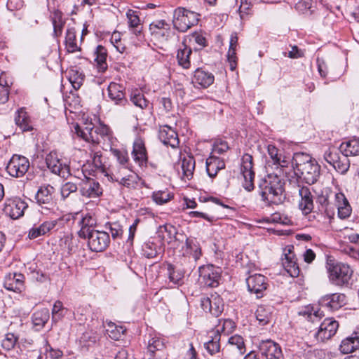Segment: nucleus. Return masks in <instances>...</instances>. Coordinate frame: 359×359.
Here are the masks:
<instances>
[{
    "label": "nucleus",
    "instance_id": "obj_9",
    "mask_svg": "<svg viewBox=\"0 0 359 359\" xmlns=\"http://www.w3.org/2000/svg\"><path fill=\"white\" fill-rule=\"evenodd\" d=\"M224 306L222 299L217 294H211L210 297L201 300L202 309L215 316H219L222 313Z\"/></svg>",
    "mask_w": 359,
    "mask_h": 359
},
{
    "label": "nucleus",
    "instance_id": "obj_19",
    "mask_svg": "<svg viewBox=\"0 0 359 359\" xmlns=\"http://www.w3.org/2000/svg\"><path fill=\"white\" fill-rule=\"evenodd\" d=\"M247 285L251 292L261 293L266 289V278L261 274L250 276L247 279Z\"/></svg>",
    "mask_w": 359,
    "mask_h": 359
},
{
    "label": "nucleus",
    "instance_id": "obj_52",
    "mask_svg": "<svg viewBox=\"0 0 359 359\" xmlns=\"http://www.w3.org/2000/svg\"><path fill=\"white\" fill-rule=\"evenodd\" d=\"M18 340V338L13 334L8 333L6 334L4 339H3L1 346L6 350H11L15 347Z\"/></svg>",
    "mask_w": 359,
    "mask_h": 359
},
{
    "label": "nucleus",
    "instance_id": "obj_28",
    "mask_svg": "<svg viewBox=\"0 0 359 359\" xmlns=\"http://www.w3.org/2000/svg\"><path fill=\"white\" fill-rule=\"evenodd\" d=\"M107 91L109 98L116 103L123 100L125 98L123 87L116 83H111L109 85Z\"/></svg>",
    "mask_w": 359,
    "mask_h": 359
},
{
    "label": "nucleus",
    "instance_id": "obj_12",
    "mask_svg": "<svg viewBox=\"0 0 359 359\" xmlns=\"http://www.w3.org/2000/svg\"><path fill=\"white\" fill-rule=\"evenodd\" d=\"M27 208V205L25 201L20 198H14L6 202L4 210L11 218L16 219L24 215Z\"/></svg>",
    "mask_w": 359,
    "mask_h": 359
},
{
    "label": "nucleus",
    "instance_id": "obj_2",
    "mask_svg": "<svg viewBox=\"0 0 359 359\" xmlns=\"http://www.w3.org/2000/svg\"><path fill=\"white\" fill-rule=\"evenodd\" d=\"M284 181L276 175H269L265 179L262 196L269 204H281L285 198Z\"/></svg>",
    "mask_w": 359,
    "mask_h": 359
},
{
    "label": "nucleus",
    "instance_id": "obj_61",
    "mask_svg": "<svg viewBox=\"0 0 359 359\" xmlns=\"http://www.w3.org/2000/svg\"><path fill=\"white\" fill-rule=\"evenodd\" d=\"M312 4L313 2L311 0H300L296 4V8L298 11L304 13L312 7Z\"/></svg>",
    "mask_w": 359,
    "mask_h": 359
},
{
    "label": "nucleus",
    "instance_id": "obj_50",
    "mask_svg": "<svg viewBox=\"0 0 359 359\" xmlns=\"http://www.w3.org/2000/svg\"><path fill=\"white\" fill-rule=\"evenodd\" d=\"M66 309L63 307L62 303L60 301L55 302L52 309V318L54 322L62 319L64 316V311Z\"/></svg>",
    "mask_w": 359,
    "mask_h": 359
},
{
    "label": "nucleus",
    "instance_id": "obj_41",
    "mask_svg": "<svg viewBox=\"0 0 359 359\" xmlns=\"http://www.w3.org/2000/svg\"><path fill=\"white\" fill-rule=\"evenodd\" d=\"M235 328V323L231 320H224L219 321V324L215 327V332L219 333H223L224 334H229L231 333Z\"/></svg>",
    "mask_w": 359,
    "mask_h": 359
},
{
    "label": "nucleus",
    "instance_id": "obj_38",
    "mask_svg": "<svg viewBox=\"0 0 359 359\" xmlns=\"http://www.w3.org/2000/svg\"><path fill=\"white\" fill-rule=\"evenodd\" d=\"M69 81L74 89H79L83 83L84 76L79 70L71 69L68 73Z\"/></svg>",
    "mask_w": 359,
    "mask_h": 359
},
{
    "label": "nucleus",
    "instance_id": "obj_8",
    "mask_svg": "<svg viewBox=\"0 0 359 359\" xmlns=\"http://www.w3.org/2000/svg\"><path fill=\"white\" fill-rule=\"evenodd\" d=\"M88 236V245L93 251H103L109 243V235L104 231L92 230Z\"/></svg>",
    "mask_w": 359,
    "mask_h": 359
},
{
    "label": "nucleus",
    "instance_id": "obj_60",
    "mask_svg": "<svg viewBox=\"0 0 359 359\" xmlns=\"http://www.w3.org/2000/svg\"><path fill=\"white\" fill-rule=\"evenodd\" d=\"M351 212V206L348 201L346 200V202L342 203L341 206L339 208V216L343 219L346 218L350 215Z\"/></svg>",
    "mask_w": 359,
    "mask_h": 359
},
{
    "label": "nucleus",
    "instance_id": "obj_4",
    "mask_svg": "<svg viewBox=\"0 0 359 359\" xmlns=\"http://www.w3.org/2000/svg\"><path fill=\"white\" fill-rule=\"evenodd\" d=\"M326 269L330 280L337 285L347 283L353 273V271L348 265L337 262L332 259L327 260Z\"/></svg>",
    "mask_w": 359,
    "mask_h": 359
},
{
    "label": "nucleus",
    "instance_id": "obj_26",
    "mask_svg": "<svg viewBox=\"0 0 359 359\" xmlns=\"http://www.w3.org/2000/svg\"><path fill=\"white\" fill-rule=\"evenodd\" d=\"M224 162L214 156H210L206 161L207 172L210 177L217 175V172L224 168Z\"/></svg>",
    "mask_w": 359,
    "mask_h": 359
},
{
    "label": "nucleus",
    "instance_id": "obj_24",
    "mask_svg": "<svg viewBox=\"0 0 359 359\" xmlns=\"http://www.w3.org/2000/svg\"><path fill=\"white\" fill-rule=\"evenodd\" d=\"M268 154L275 165L280 167H287L289 164V158L283 155L282 151L274 145L268 146Z\"/></svg>",
    "mask_w": 359,
    "mask_h": 359
},
{
    "label": "nucleus",
    "instance_id": "obj_7",
    "mask_svg": "<svg viewBox=\"0 0 359 359\" xmlns=\"http://www.w3.org/2000/svg\"><path fill=\"white\" fill-rule=\"evenodd\" d=\"M29 168V163L27 158L14 155L8 163L6 170L11 176L20 177L27 172Z\"/></svg>",
    "mask_w": 359,
    "mask_h": 359
},
{
    "label": "nucleus",
    "instance_id": "obj_57",
    "mask_svg": "<svg viewBox=\"0 0 359 359\" xmlns=\"http://www.w3.org/2000/svg\"><path fill=\"white\" fill-rule=\"evenodd\" d=\"M77 189L76 184L67 182L61 187V194L63 198L68 197L71 193L75 192Z\"/></svg>",
    "mask_w": 359,
    "mask_h": 359
},
{
    "label": "nucleus",
    "instance_id": "obj_35",
    "mask_svg": "<svg viewBox=\"0 0 359 359\" xmlns=\"http://www.w3.org/2000/svg\"><path fill=\"white\" fill-rule=\"evenodd\" d=\"M255 315L257 320L261 325H266L272 318V308L271 306H259Z\"/></svg>",
    "mask_w": 359,
    "mask_h": 359
},
{
    "label": "nucleus",
    "instance_id": "obj_13",
    "mask_svg": "<svg viewBox=\"0 0 359 359\" xmlns=\"http://www.w3.org/2000/svg\"><path fill=\"white\" fill-rule=\"evenodd\" d=\"M338 327L339 324L336 320L332 318L324 320L316 333L317 339L321 341L331 339L335 334Z\"/></svg>",
    "mask_w": 359,
    "mask_h": 359
},
{
    "label": "nucleus",
    "instance_id": "obj_43",
    "mask_svg": "<svg viewBox=\"0 0 359 359\" xmlns=\"http://www.w3.org/2000/svg\"><path fill=\"white\" fill-rule=\"evenodd\" d=\"M173 196L165 191H155L152 194L153 201L158 205L167 203L172 198Z\"/></svg>",
    "mask_w": 359,
    "mask_h": 359
},
{
    "label": "nucleus",
    "instance_id": "obj_22",
    "mask_svg": "<svg viewBox=\"0 0 359 359\" xmlns=\"http://www.w3.org/2000/svg\"><path fill=\"white\" fill-rule=\"evenodd\" d=\"M56 224V221H46L39 226H35L29 230L28 237L30 239H35L45 236L55 228Z\"/></svg>",
    "mask_w": 359,
    "mask_h": 359
},
{
    "label": "nucleus",
    "instance_id": "obj_11",
    "mask_svg": "<svg viewBox=\"0 0 359 359\" xmlns=\"http://www.w3.org/2000/svg\"><path fill=\"white\" fill-rule=\"evenodd\" d=\"M48 168L55 174L65 175L68 172V166L66 161L59 157L55 151L50 152L46 158Z\"/></svg>",
    "mask_w": 359,
    "mask_h": 359
},
{
    "label": "nucleus",
    "instance_id": "obj_62",
    "mask_svg": "<svg viewBox=\"0 0 359 359\" xmlns=\"http://www.w3.org/2000/svg\"><path fill=\"white\" fill-rule=\"evenodd\" d=\"M93 163L97 168L101 169L102 170H104L105 165L102 161V156L101 154L95 153L93 158Z\"/></svg>",
    "mask_w": 359,
    "mask_h": 359
},
{
    "label": "nucleus",
    "instance_id": "obj_30",
    "mask_svg": "<svg viewBox=\"0 0 359 359\" xmlns=\"http://www.w3.org/2000/svg\"><path fill=\"white\" fill-rule=\"evenodd\" d=\"M12 81L9 80L6 74L1 73L0 75V103H5L8 100L9 88Z\"/></svg>",
    "mask_w": 359,
    "mask_h": 359
},
{
    "label": "nucleus",
    "instance_id": "obj_15",
    "mask_svg": "<svg viewBox=\"0 0 359 359\" xmlns=\"http://www.w3.org/2000/svg\"><path fill=\"white\" fill-rule=\"evenodd\" d=\"M176 169L179 173L182 172V177L184 180H191L195 169V161L193 156L186 155L182 157L180 161L176 165Z\"/></svg>",
    "mask_w": 359,
    "mask_h": 359
},
{
    "label": "nucleus",
    "instance_id": "obj_49",
    "mask_svg": "<svg viewBox=\"0 0 359 359\" xmlns=\"http://www.w3.org/2000/svg\"><path fill=\"white\" fill-rule=\"evenodd\" d=\"M332 165L337 172L341 174H344L348 170L350 163L348 159L347 158V156H344L342 158H339L338 159H336Z\"/></svg>",
    "mask_w": 359,
    "mask_h": 359
},
{
    "label": "nucleus",
    "instance_id": "obj_31",
    "mask_svg": "<svg viewBox=\"0 0 359 359\" xmlns=\"http://www.w3.org/2000/svg\"><path fill=\"white\" fill-rule=\"evenodd\" d=\"M359 348V337H347L342 341L340 345V351L344 353L348 354L353 352L355 350Z\"/></svg>",
    "mask_w": 359,
    "mask_h": 359
},
{
    "label": "nucleus",
    "instance_id": "obj_54",
    "mask_svg": "<svg viewBox=\"0 0 359 359\" xmlns=\"http://www.w3.org/2000/svg\"><path fill=\"white\" fill-rule=\"evenodd\" d=\"M149 29L153 35H158V30H168L169 25L165 21L161 20L151 24Z\"/></svg>",
    "mask_w": 359,
    "mask_h": 359
},
{
    "label": "nucleus",
    "instance_id": "obj_27",
    "mask_svg": "<svg viewBox=\"0 0 359 359\" xmlns=\"http://www.w3.org/2000/svg\"><path fill=\"white\" fill-rule=\"evenodd\" d=\"M194 82L203 88H207L213 83L214 76L208 72L197 69L195 72Z\"/></svg>",
    "mask_w": 359,
    "mask_h": 359
},
{
    "label": "nucleus",
    "instance_id": "obj_17",
    "mask_svg": "<svg viewBox=\"0 0 359 359\" xmlns=\"http://www.w3.org/2000/svg\"><path fill=\"white\" fill-rule=\"evenodd\" d=\"M80 187L82 196L88 198H95L102 194L99 184L93 179H86L82 181Z\"/></svg>",
    "mask_w": 359,
    "mask_h": 359
},
{
    "label": "nucleus",
    "instance_id": "obj_64",
    "mask_svg": "<svg viewBox=\"0 0 359 359\" xmlns=\"http://www.w3.org/2000/svg\"><path fill=\"white\" fill-rule=\"evenodd\" d=\"M306 313L309 317H311L312 315L319 318L323 316V313L320 309L314 308L313 306L308 307Z\"/></svg>",
    "mask_w": 359,
    "mask_h": 359
},
{
    "label": "nucleus",
    "instance_id": "obj_46",
    "mask_svg": "<svg viewBox=\"0 0 359 359\" xmlns=\"http://www.w3.org/2000/svg\"><path fill=\"white\" fill-rule=\"evenodd\" d=\"M229 346L231 350L237 349L241 354H243L245 350L243 339L239 335L230 337Z\"/></svg>",
    "mask_w": 359,
    "mask_h": 359
},
{
    "label": "nucleus",
    "instance_id": "obj_1",
    "mask_svg": "<svg viewBox=\"0 0 359 359\" xmlns=\"http://www.w3.org/2000/svg\"><path fill=\"white\" fill-rule=\"evenodd\" d=\"M295 175L303 182L313 184L320 176V165L309 155L304 153L295 154L293 157Z\"/></svg>",
    "mask_w": 359,
    "mask_h": 359
},
{
    "label": "nucleus",
    "instance_id": "obj_25",
    "mask_svg": "<svg viewBox=\"0 0 359 359\" xmlns=\"http://www.w3.org/2000/svg\"><path fill=\"white\" fill-rule=\"evenodd\" d=\"M133 155L134 159L140 165H142L147 160V151L144 141L140 139H136L133 144Z\"/></svg>",
    "mask_w": 359,
    "mask_h": 359
},
{
    "label": "nucleus",
    "instance_id": "obj_34",
    "mask_svg": "<svg viewBox=\"0 0 359 359\" xmlns=\"http://www.w3.org/2000/svg\"><path fill=\"white\" fill-rule=\"evenodd\" d=\"M341 149L346 156L359 155V139H352L341 144Z\"/></svg>",
    "mask_w": 359,
    "mask_h": 359
},
{
    "label": "nucleus",
    "instance_id": "obj_53",
    "mask_svg": "<svg viewBox=\"0 0 359 359\" xmlns=\"http://www.w3.org/2000/svg\"><path fill=\"white\" fill-rule=\"evenodd\" d=\"M219 335L216 334L212 340L205 344L206 348L210 354L212 355L219 351Z\"/></svg>",
    "mask_w": 359,
    "mask_h": 359
},
{
    "label": "nucleus",
    "instance_id": "obj_47",
    "mask_svg": "<svg viewBox=\"0 0 359 359\" xmlns=\"http://www.w3.org/2000/svg\"><path fill=\"white\" fill-rule=\"evenodd\" d=\"M107 332L111 339L118 340L125 333L126 330L123 327H118L114 323L109 322L107 325Z\"/></svg>",
    "mask_w": 359,
    "mask_h": 359
},
{
    "label": "nucleus",
    "instance_id": "obj_18",
    "mask_svg": "<svg viewBox=\"0 0 359 359\" xmlns=\"http://www.w3.org/2000/svg\"><path fill=\"white\" fill-rule=\"evenodd\" d=\"M159 138L166 145L176 147L179 144V139L176 132L168 126H163L159 130Z\"/></svg>",
    "mask_w": 359,
    "mask_h": 359
},
{
    "label": "nucleus",
    "instance_id": "obj_6",
    "mask_svg": "<svg viewBox=\"0 0 359 359\" xmlns=\"http://www.w3.org/2000/svg\"><path fill=\"white\" fill-rule=\"evenodd\" d=\"M199 281L208 287H216L219 285L221 270L213 265H206L199 269Z\"/></svg>",
    "mask_w": 359,
    "mask_h": 359
},
{
    "label": "nucleus",
    "instance_id": "obj_5",
    "mask_svg": "<svg viewBox=\"0 0 359 359\" xmlns=\"http://www.w3.org/2000/svg\"><path fill=\"white\" fill-rule=\"evenodd\" d=\"M198 21V15L196 13L184 8H178L174 11V27L180 32H186L196 25Z\"/></svg>",
    "mask_w": 359,
    "mask_h": 359
},
{
    "label": "nucleus",
    "instance_id": "obj_32",
    "mask_svg": "<svg viewBox=\"0 0 359 359\" xmlns=\"http://www.w3.org/2000/svg\"><path fill=\"white\" fill-rule=\"evenodd\" d=\"M95 62L96 63L97 68L99 72H103L107 69V65L106 62L107 60V51L104 47L98 46L95 52Z\"/></svg>",
    "mask_w": 359,
    "mask_h": 359
},
{
    "label": "nucleus",
    "instance_id": "obj_10",
    "mask_svg": "<svg viewBox=\"0 0 359 359\" xmlns=\"http://www.w3.org/2000/svg\"><path fill=\"white\" fill-rule=\"evenodd\" d=\"M241 172L245 182L243 186L248 191H251L254 188L255 173L252 170V157L249 154H245L242 158Z\"/></svg>",
    "mask_w": 359,
    "mask_h": 359
},
{
    "label": "nucleus",
    "instance_id": "obj_39",
    "mask_svg": "<svg viewBox=\"0 0 359 359\" xmlns=\"http://www.w3.org/2000/svg\"><path fill=\"white\" fill-rule=\"evenodd\" d=\"M66 46L69 53H74L79 50V46L76 39V32L74 29H69L67 31Z\"/></svg>",
    "mask_w": 359,
    "mask_h": 359
},
{
    "label": "nucleus",
    "instance_id": "obj_58",
    "mask_svg": "<svg viewBox=\"0 0 359 359\" xmlns=\"http://www.w3.org/2000/svg\"><path fill=\"white\" fill-rule=\"evenodd\" d=\"M229 149L227 143L222 140H217L215 142L212 147L213 154H222L226 152Z\"/></svg>",
    "mask_w": 359,
    "mask_h": 359
},
{
    "label": "nucleus",
    "instance_id": "obj_36",
    "mask_svg": "<svg viewBox=\"0 0 359 359\" xmlns=\"http://www.w3.org/2000/svg\"><path fill=\"white\" fill-rule=\"evenodd\" d=\"M299 195L302 198L300 202L301 208L306 213L310 212L313 208V199L309 189L306 187H302L299 190Z\"/></svg>",
    "mask_w": 359,
    "mask_h": 359
},
{
    "label": "nucleus",
    "instance_id": "obj_14",
    "mask_svg": "<svg viewBox=\"0 0 359 359\" xmlns=\"http://www.w3.org/2000/svg\"><path fill=\"white\" fill-rule=\"evenodd\" d=\"M259 348L266 359H281L283 358L280 347L277 343L271 340L262 341L259 344Z\"/></svg>",
    "mask_w": 359,
    "mask_h": 359
},
{
    "label": "nucleus",
    "instance_id": "obj_21",
    "mask_svg": "<svg viewBox=\"0 0 359 359\" xmlns=\"http://www.w3.org/2000/svg\"><path fill=\"white\" fill-rule=\"evenodd\" d=\"M24 276L21 273H10L5 279V287L11 291L20 292L23 288Z\"/></svg>",
    "mask_w": 359,
    "mask_h": 359
},
{
    "label": "nucleus",
    "instance_id": "obj_42",
    "mask_svg": "<svg viewBox=\"0 0 359 359\" xmlns=\"http://www.w3.org/2000/svg\"><path fill=\"white\" fill-rule=\"evenodd\" d=\"M127 18L128 19V23L130 27L135 29V32L140 33L142 26L140 20L136 11L129 10L126 13Z\"/></svg>",
    "mask_w": 359,
    "mask_h": 359
},
{
    "label": "nucleus",
    "instance_id": "obj_37",
    "mask_svg": "<svg viewBox=\"0 0 359 359\" xmlns=\"http://www.w3.org/2000/svg\"><path fill=\"white\" fill-rule=\"evenodd\" d=\"M191 53V50L187 46L186 44L183 43L182 46L179 48L177 58L179 62V65L182 67L187 69L189 67L190 61L189 57Z\"/></svg>",
    "mask_w": 359,
    "mask_h": 359
},
{
    "label": "nucleus",
    "instance_id": "obj_59",
    "mask_svg": "<svg viewBox=\"0 0 359 359\" xmlns=\"http://www.w3.org/2000/svg\"><path fill=\"white\" fill-rule=\"evenodd\" d=\"M132 172L128 170L126 167L123 165H121L119 168H113V170L111 171V174L116 181L118 182L117 176L119 175L123 178H125L126 177V175H129Z\"/></svg>",
    "mask_w": 359,
    "mask_h": 359
},
{
    "label": "nucleus",
    "instance_id": "obj_63",
    "mask_svg": "<svg viewBox=\"0 0 359 359\" xmlns=\"http://www.w3.org/2000/svg\"><path fill=\"white\" fill-rule=\"evenodd\" d=\"M113 154L116 156L118 162L123 165L128 161L127 154L124 151H120L118 150H113Z\"/></svg>",
    "mask_w": 359,
    "mask_h": 359
},
{
    "label": "nucleus",
    "instance_id": "obj_23",
    "mask_svg": "<svg viewBox=\"0 0 359 359\" xmlns=\"http://www.w3.org/2000/svg\"><path fill=\"white\" fill-rule=\"evenodd\" d=\"M346 297L343 294H332L326 295L320 299L322 306L330 309H337L345 303Z\"/></svg>",
    "mask_w": 359,
    "mask_h": 359
},
{
    "label": "nucleus",
    "instance_id": "obj_3",
    "mask_svg": "<svg viewBox=\"0 0 359 359\" xmlns=\"http://www.w3.org/2000/svg\"><path fill=\"white\" fill-rule=\"evenodd\" d=\"M71 130L85 141L96 144L100 143L102 139L109 137L110 133L107 126L95 127L92 123H86L82 127L77 123H73Z\"/></svg>",
    "mask_w": 359,
    "mask_h": 359
},
{
    "label": "nucleus",
    "instance_id": "obj_44",
    "mask_svg": "<svg viewBox=\"0 0 359 359\" xmlns=\"http://www.w3.org/2000/svg\"><path fill=\"white\" fill-rule=\"evenodd\" d=\"M130 100L135 106L141 109H145L149 105V102L144 98V95L141 94V93L137 90H135L132 93Z\"/></svg>",
    "mask_w": 359,
    "mask_h": 359
},
{
    "label": "nucleus",
    "instance_id": "obj_16",
    "mask_svg": "<svg viewBox=\"0 0 359 359\" xmlns=\"http://www.w3.org/2000/svg\"><path fill=\"white\" fill-rule=\"evenodd\" d=\"M282 264L290 276L292 277L299 276V269L296 262L295 255L290 247L285 250Z\"/></svg>",
    "mask_w": 359,
    "mask_h": 359
},
{
    "label": "nucleus",
    "instance_id": "obj_51",
    "mask_svg": "<svg viewBox=\"0 0 359 359\" xmlns=\"http://www.w3.org/2000/svg\"><path fill=\"white\" fill-rule=\"evenodd\" d=\"M118 182L128 187V188H134L135 187V184H137L136 180L137 176L133 173L131 172L129 175H126V177L125 178H123L119 175L117 176Z\"/></svg>",
    "mask_w": 359,
    "mask_h": 359
},
{
    "label": "nucleus",
    "instance_id": "obj_29",
    "mask_svg": "<svg viewBox=\"0 0 359 359\" xmlns=\"http://www.w3.org/2000/svg\"><path fill=\"white\" fill-rule=\"evenodd\" d=\"M238 45V36L236 34L231 35L230 39V46L227 54V59L231 71L235 70L237 65V57L236 56V50Z\"/></svg>",
    "mask_w": 359,
    "mask_h": 359
},
{
    "label": "nucleus",
    "instance_id": "obj_55",
    "mask_svg": "<svg viewBox=\"0 0 359 359\" xmlns=\"http://www.w3.org/2000/svg\"><path fill=\"white\" fill-rule=\"evenodd\" d=\"M163 341L159 338H153L148 346L149 351L154 353L156 351L161 350L164 348Z\"/></svg>",
    "mask_w": 359,
    "mask_h": 359
},
{
    "label": "nucleus",
    "instance_id": "obj_56",
    "mask_svg": "<svg viewBox=\"0 0 359 359\" xmlns=\"http://www.w3.org/2000/svg\"><path fill=\"white\" fill-rule=\"evenodd\" d=\"M53 23L54 25L55 32H57V31L60 32L64 24L62 15L61 12L57 11L53 13Z\"/></svg>",
    "mask_w": 359,
    "mask_h": 359
},
{
    "label": "nucleus",
    "instance_id": "obj_48",
    "mask_svg": "<svg viewBox=\"0 0 359 359\" xmlns=\"http://www.w3.org/2000/svg\"><path fill=\"white\" fill-rule=\"evenodd\" d=\"M49 319V311L43 309L36 312L33 316V322L35 325L43 326Z\"/></svg>",
    "mask_w": 359,
    "mask_h": 359
},
{
    "label": "nucleus",
    "instance_id": "obj_40",
    "mask_svg": "<svg viewBox=\"0 0 359 359\" xmlns=\"http://www.w3.org/2000/svg\"><path fill=\"white\" fill-rule=\"evenodd\" d=\"M95 224V220L92 216H90V215H85L84 217H82L81 220L79 222V224L81 226L80 233L83 236H86L87 235L89 234L90 232L92 231L90 230V228L93 226Z\"/></svg>",
    "mask_w": 359,
    "mask_h": 359
},
{
    "label": "nucleus",
    "instance_id": "obj_45",
    "mask_svg": "<svg viewBox=\"0 0 359 359\" xmlns=\"http://www.w3.org/2000/svg\"><path fill=\"white\" fill-rule=\"evenodd\" d=\"M130 100L135 106L141 109H145L149 105V102L144 98V95L141 94V93L137 90H135L132 93Z\"/></svg>",
    "mask_w": 359,
    "mask_h": 359
},
{
    "label": "nucleus",
    "instance_id": "obj_33",
    "mask_svg": "<svg viewBox=\"0 0 359 359\" xmlns=\"http://www.w3.org/2000/svg\"><path fill=\"white\" fill-rule=\"evenodd\" d=\"M15 123L22 131H28L32 129L30 120L24 109L18 111L15 118Z\"/></svg>",
    "mask_w": 359,
    "mask_h": 359
},
{
    "label": "nucleus",
    "instance_id": "obj_20",
    "mask_svg": "<svg viewBox=\"0 0 359 359\" xmlns=\"http://www.w3.org/2000/svg\"><path fill=\"white\" fill-rule=\"evenodd\" d=\"M53 187L51 186L41 187L36 193V200L39 205H46V208L50 209L53 205Z\"/></svg>",
    "mask_w": 359,
    "mask_h": 359
}]
</instances>
